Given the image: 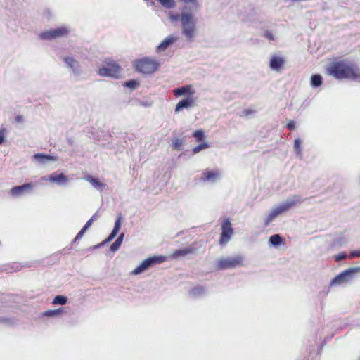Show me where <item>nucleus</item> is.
Listing matches in <instances>:
<instances>
[{"mask_svg": "<svg viewBox=\"0 0 360 360\" xmlns=\"http://www.w3.org/2000/svg\"><path fill=\"white\" fill-rule=\"evenodd\" d=\"M86 230H87V229L85 228L84 226H83V228L77 234L75 240H79V239L82 238V237L83 236L84 233L86 232Z\"/></svg>", "mask_w": 360, "mask_h": 360, "instance_id": "nucleus-37", "label": "nucleus"}, {"mask_svg": "<svg viewBox=\"0 0 360 360\" xmlns=\"http://www.w3.org/2000/svg\"><path fill=\"white\" fill-rule=\"evenodd\" d=\"M120 217H119L115 223V226L112 233L110 234V236L108 237L106 240L107 242L112 240L117 236V233L120 231Z\"/></svg>", "mask_w": 360, "mask_h": 360, "instance_id": "nucleus-21", "label": "nucleus"}, {"mask_svg": "<svg viewBox=\"0 0 360 360\" xmlns=\"http://www.w3.org/2000/svg\"><path fill=\"white\" fill-rule=\"evenodd\" d=\"M6 133L7 130L6 128L0 129V145L2 144L6 141Z\"/></svg>", "mask_w": 360, "mask_h": 360, "instance_id": "nucleus-33", "label": "nucleus"}, {"mask_svg": "<svg viewBox=\"0 0 360 360\" xmlns=\"http://www.w3.org/2000/svg\"><path fill=\"white\" fill-rule=\"evenodd\" d=\"M183 144V141L179 139H176L173 141L172 148L176 150H181V146Z\"/></svg>", "mask_w": 360, "mask_h": 360, "instance_id": "nucleus-31", "label": "nucleus"}, {"mask_svg": "<svg viewBox=\"0 0 360 360\" xmlns=\"http://www.w3.org/2000/svg\"><path fill=\"white\" fill-rule=\"evenodd\" d=\"M85 179L96 188H102L105 186L104 184L101 182L98 179H96L91 175L86 176Z\"/></svg>", "mask_w": 360, "mask_h": 360, "instance_id": "nucleus-20", "label": "nucleus"}, {"mask_svg": "<svg viewBox=\"0 0 360 360\" xmlns=\"http://www.w3.org/2000/svg\"><path fill=\"white\" fill-rule=\"evenodd\" d=\"M221 233L219 238L221 245H226L231 239L233 233V229L229 219H224L221 221Z\"/></svg>", "mask_w": 360, "mask_h": 360, "instance_id": "nucleus-6", "label": "nucleus"}, {"mask_svg": "<svg viewBox=\"0 0 360 360\" xmlns=\"http://www.w3.org/2000/svg\"><path fill=\"white\" fill-rule=\"evenodd\" d=\"M124 238V233H122L117 240L110 245V250L112 252H115L121 246V244L122 243Z\"/></svg>", "mask_w": 360, "mask_h": 360, "instance_id": "nucleus-23", "label": "nucleus"}, {"mask_svg": "<svg viewBox=\"0 0 360 360\" xmlns=\"http://www.w3.org/2000/svg\"><path fill=\"white\" fill-rule=\"evenodd\" d=\"M158 1L165 8H172L175 6L174 0H158Z\"/></svg>", "mask_w": 360, "mask_h": 360, "instance_id": "nucleus-29", "label": "nucleus"}, {"mask_svg": "<svg viewBox=\"0 0 360 360\" xmlns=\"http://www.w3.org/2000/svg\"><path fill=\"white\" fill-rule=\"evenodd\" d=\"M93 219H90L87 221V222L86 223V224L84 226L85 228L88 229L89 226H91L92 223H93Z\"/></svg>", "mask_w": 360, "mask_h": 360, "instance_id": "nucleus-42", "label": "nucleus"}, {"mask_svg": "<svg viewBox=\"0 0 360 360\" xmlns=\"http://www.w3.org/2000/svg\"><path fill=\"white\" fill-rule=\"evenodd\" d=\"M322 84V77L320 75H313L311 77V85L313 87H318Z\"/></svg>", "mask_w": 360, "mask_h": 360, "instance_id": "nucleus-22", "label": "nucleus"}, {"mask_svg": "<svg viewBox=\"0 0 360 360\" xmlns=\"http://www.w3.org/2000/svg\"><path fill=\"white\" fill-rule=\"evenodd\" d=\"M139 85L138 82L135 80H129L125 83V86L128 87L134 88Z\"/></svg>", "mask_w": 360, "mask_h": 360, "instance_id": "nucleus-36", "label": "nucleus"}, {"mask_svg": "<svg viewBox=\"0 0 360 360\" xmlns=\"http://www.w3.org/2000/svg\"><path fill=\"white\" fill-rule=\"evenodd\" d=\"M64 311V308H58L57 309L48 310L44 312V316H55L61 314Z\"/></svg>", "mask_w": 360, "mask_h": 360, "instance_id": "nucleus-24", "label": "nucleus"}, {"mask_svg": "<svg viewBox=\"0 0 360 360\" xmlns=\"http://www.w3.org/2000/svg\"><path fill=\"white\" fill-rule=\"evenodd\" d=\"M243 265V257L241 256H236L234 257H228L221 259L217 265L218 270L233 269Z\"/></svg>", "mask_w": 360, "mask_h": 360, "instance_id": "nucleus-5", "label": "nucleus"}, {"mask_svg": "<svg viewBox=\"0 0 360 360\" xmlns=\"http://www.w3.org/2000/svg\"><path fill=\"white\" fill-rule=\"evenodd\" d=\"M191 86L190 85H186V86H181L180 88L174 89L173 94L175 96H180L184 95L187 93H190V96L193 97L194 92L191 91Z\"/></svg>", "mask_w": 360, "mask_h": 360, "instance_id": "nucleus-18", "label": "nucleus"}, {"mask_svg": "<svg viewBox=\"0 0 360 360\" xmlns=\"http://www.w3.org/2000/svg\"><path fill=\"white\" fill-rule=\"evenodd\" d=\"M285 60L283 57L272 56L270 58V68L276 71H280L284 68Z\"/></svg>", "mask_w": 360, "mask_h": 360, "instance_id": "nucleus-12", "label": "nucleus"}, {"mask_svg": "<svg viewBox=\"0 0 360 360\" xmlns=\"http://www.w3.org/2000/svg\"><path fill=\"white\" fill-rule=\"evenodd\" d=\"M360 257V250H354L350 252V254L348 255L349 259H353L355 257Z\"/></svg>", "mask_w": 360, "mask_h": 360, "instance_id": "nucleus-35", "label": "nucleus"}, {"mask_svg": "<svg viewBox=\"0 0 360 360\" xmlns=\"http://www.w3.org/2000/svg\"><path fill=\"white\" fill-rule=\"evenodd\" d=\"M177 37L169 36L166 37L157 47V51H165L168 46L174 43L177 40Z\"/></svg>", "mask_w": 360, "mask_h": 360, "instance_id": "nucleus-15", "label": "nucleus"}, {"mask_svg": "<svg viewBox=\"0 0 360 360\" xmlns=\"http://www.w3.org/2000/svg\"><path fill=\"white\" fill-rule=\"evenodd\" d=\"M300 143H301L299 139H297L295 140L294 148H295V150H296V153L299 155L301 153Z\"/></svg>", "mask_w": 360, "mask_h": 360, "instance_id": "nucleus-34", "label": "nucleus"}, {"mask_svg": "<svg viewBox=\"0 0 360 360\" xmlns=\"http://www.w3.org/2000/svg\"><path fill=\"white\" fill-rule=\"evenodd\" d=\"M276 217V214L271 211L266 218L264 225L268 226Z\"/></svg>", "mask_w": 360, "mask_h": 360, "instance_id": "nucleus-32", "label": "nucleus"}, {"mask_svg": "<svg viewBox=\"0 0 360 360\" xmlns=\"http://www.w3.org/2000/svg\"><path fill=\"white\" fill-rule=\"evenodd\" d=\"M63 60L75 73L78 74L79 72V63L74 58L66 56L63 58Z\"/></svg>", "mask_w": 360, "mask_h": 360, "instance_id": "nucleus-14", "label": "nucleus"}, {"mask_svg": "<svg viewBox=\"0 0 360 360\" xmlns=\"http://www.w3.org/2000/svg\"><path fill=\"white\" fill-rule=\"evenodd\" d=\"M217 171H205L202 173V180L203 181H214L219 176Z\"/></svg>", "mask_w": 360, "mask_h": 360, "instance_id": "nucleus-19", "label": "nucleus"}, {"mask_svg": "<svg viewBox=\"0 0 360 360\" xmlns=\"http://www.w3.org/2000/svg\"><path fill=\"white\" fill-rule=\"evenodd\" d=\"M195 249L193 248H186L181 250H175L171 255L173 259H176L180 257H184L186 255L193 253Z\"/></svg>", "mask_w": 360, "mask_h": 360, "instance_id": "nucleus-17", "label": "nucleus"}, {"mask_svg": "<svg viewBox=\"0 0 360 360\" xmlns=\"http://www.w3.org/2000/svg\"><path fill=\"white\" fill-rule=\"evenodd\" d=\"M69 30L65 27H60L56 29H52L40 34V38L45 40H52L56 38L67 36Z\"/></svg>", "mask_w": 360, "mask_h": 360, "instance_id": "nucleus-7", "label": "nucleus"}, {"mask_svg": "<svg viewBox=\"0 0 360 360\" xmlns=\"http://www.w3.org/2000/svg\"><path fill=\"white\" fill-rule=\"evenodd\" d=\"M174 20H179L181 22L183 34L188 39L194 37L195 32V22L193 15L191 13H181L172 16Z\"/></svg>", "mask_w": 360, "mask_h": 360, "instance_id": "nucleus-3", "label": "nucleus"}, {"mask_svg": "<svg viewBox=\"0 0 360 360\" xmlns=\"http://www.w3.org/2000/svg\"><path fill=\"white\" fill-rule=\"evenodd\" d=\"M67 302V297L63 295H57L53 300V304H65Z\"/></svg>", "mask_w": 360, "mask_h": 360, "instance_id": "nucleus-27", "label": "nucleus"}, {"mask_svg": "<svg viewBox=\"0 0 360 360\" xmlns=\"http://www.w3.org/2000/svg\"><path fill=\"white\" fill-rule=\"evenodd\" d=\"M193 136L195 137L198 142L202 141L205 139L204 132L201 129L195 131L193 133Z\"/></svg>", "mask_w": 360, "mask_h": 360, "instance_id": "nucleus-28", "label": "nucleus"}, {"mask_svg": "<svg viewBox=\"0 0 360 360\" xmlns=\"http://www.w3.org/2000/svg\"><path fill=\"white\" fill-rule=\"evenodd\" d=\"M264 35L266 38H267L269 40L274 39L273 34L269 31H266Z\"/></svg>", "mask_w": 360, "mask_h": 360, "instance_id": "nucleus-41", "label": "nucleus"}, {"mask_svg": "<svg viewBox=\"0 0 360 360\" xmlns=\"http://www.w3.org/2000/svg\"><path fill=\"white\" fill-rule=\"evenodd\" d=\"M347 255L345 252L340 253L335 256V259L336 262H340L346 258Z\"/></svg>", "mask_w": 360, "mask_h": 360, "instance_id": "nucleus-38", "label": "nucleus"}, {"mask_svg": "<svg viewBox=\"0 0 360 360\" xmlns=\"http://www.w3.org/2000/svg\"><path fill=\"white\" fill-rule=\"evenodd\" d=\"M360 271V267L349 268L335 276L330 283V285H340L348 281L355 273Z\"/></svg>", "mask_w": 360, "mask_h": 360, "instance_id": "nucleus-8", "label": "nucleus"}, {"mask_svg": "<svg viewBox=\"0 0 360 360\" xmlns=\"http://www.w3.org/2000/svg\"><path fill=\"white\" fill-rule=\"evenodd\" d=\"M255 112V110L252 109H245L242 112V116H249L252 114H253Z\"/></svg>", "mask_w": 360, "mask_h": 360, "instance_id": "nucleus-39", "label": "nucleus"}, {"mask_svg": "<svg viewBox=\"0 0 360 360\" xmlns=\"http://www.w3.org/2000/svg\"><path fill=\"white\" fill-rule=\"evenodd\" d=\"M288 129L294 130L295 129V122L293 120H290L287 124Z\"/></svg>", "mask_w": 360, "mask_h": 360, "instance_id": "nucleus-40", "label": "nucleus"}, {"mask_svg": "<svg viewBox=\"0 0 360 360\" xmlns=\"http://www.w3.org/2000/svg\"><path fill=\"white\" fill-rule=\"evenodd\" d=\"M300 201V198L299 196H294L293 199L288 200L285 202L280 205L277 207L272 210V211L278 217L279 214L290 209L292 206L295 205Z\"/></svg>", "mask_w": 360, "mask_h": 360, "instance_id": "nucleus-10", "label": "nucleus"}, {"mask_svg": "<svg viewBox=\"0 0 360 360\" xmlns=\"http://www.w3.org/2000/svg\"><path fill=\"white\" fill-rule=\"evenodd\" d=\"M132 64L136 71L143 75L153 74L160 67L159 61L151 57H143L136 59L133 61Z\"/></svg>", "mask_w": 360, "mask_h": 360, "instance_id": "nucleus-2", "label": "nucleus"}, {"mask_svg": "<svg viewBox=\"0 0 360 360\" xmlns=\"http://www.w3.org/2000/svg\"><path fill=\"white\" fill-rule=\"evenodd\" d=\"M34 187V184L33 183H28L21 186H13L10 190V193L14 197L21 196L25 193L31 191Z\"/></svg>", "mask_w": 360, "mask_h": 360, "instance_id": "nucleus-11", "label": "nucleus"}, {"mask_svg": "<svg viewBox=\"0 0 360 360\" xmlns=\"http://www.w3.org/2000/svg\"><path fill=\"white\" fill-rule=\"evenodd\" d=\"M34 157L35 159L40 160H56L55 157L42 153H37Z\"/></svg>", "mask_w": 360, "mask_h": 360, "instance_id": "nucleus-26", "label": "nucleus"}, {"mask_svg": "<svg viewBox=\"0 0 360 360\" xmlns=\"http://www.w3.org/2000/svg\"><path fill=\"white\" fill-rule=\"evenodd\" d=\"M208 147H209V145L206 142H203V143L196 146L195 147H194L193 149V154L198 153L200 150H202L203 149H206Z\"/></svg>", "mask_w": 360, "mask_h": 360, "instance_id": "nucleus-30", "label": "nucleus"}, {"mask_svg": "<svg viewBox=\"0 0 360 360\" xmlns=\"http://www.w3.org/2000/svg\"><path fill=\"white\" fill-rule=\"evenodd\" d=\"M326 72L338 79H360V70L358 65L345 60H334L326 68Z\"/></svg>", "mask_w": 360, "mask_h": 360, "instance_id": "nucleus-1", "label": "nucleus"}, {"mask_svg": "<svg viewBox=\"0 0 360 360\" xmlns=\"http://www.w3.org/2000/svg\"><path fill=\"white\" fill-rule=\"evenodd\" d=\"M165 260L164 257H152L144 259L139 266L136 267L133 271L132 274L137 275L148 269L153 264H160L163 262Z\"/></svg>", "mask_w": 360, "mask_h": 360, "instance_id": "nucleus-9", "label": "nucleus"}, {"mask_svg": "<svg viewBox=\"0 0 360 360\" xmlns=\"http://www.w3.org/2000/svg\"><path fill=\"white\" fill-rule=\"evenodd\" d=\"M49 179L50 181L51 182H56L58 183V184H65L67 183L68 181V177L63 173H53L51 174L49 177Z\"/></svg>", "mask_w": 360, "mask_h": 360, "instance_id": "nucleus-16", "label": "nucleus"}, {"mask_svg": "<svg viewBox=\"0 0 360 360\" xmlns=\"http://www.w3.org/2000/svg\"><path fill=\"white\" fill-rule=\"evenodd\" d=\"M15 120H16V122H22V116H21V115H18V116H16V117H15Z\"/></svg>", "mask_w": 360, "mask_h": 360, "instance_id": "nucleus-43", "label": "nucleus"}, {"mask_svg": "<svg viewBox=\"0 0 360 360\" xmlns=\"http://www.w3.org/2000/svg\"><path fill=\"white\" fill-rule=\"evenodd\" d=\"M96 217H97V213H95V214L91 217V219H93V220H95V219H96Z\"/></svg>", "mask_w": 360, "mask_h": 360, "instance_id": "nucleus-45", "label": "nucleus"}, {"mask_svg": "<svg viewBox=\"0 0 360 360\" xmlns=\"http://www.w3.org/2000/svg\"><path fill=\"white\" fill-rule=\"evenodd\" d=\"M269 241L273 245L277 246L282 243V238L278 234H274L270 237Z\"/></svg>", "mask_w": 360, "mask_h": 360, "instance_id": "nucleus-25", "label": "nucleus"}, {"mask_svg": "<svg viewBox=\"0 0 360 360\" xmlns=\"http://www.w3.org/2000/svg\"><path fill=\"white\" fill-rule=\"evenodd\" d=\"M122 70L121 66L116 61L107 59L98 70V74L101 77L119 78L122 75Z\"/></svg>", "mask_w": 360, "mask_h": 360, "instance_id": "nucleus-4", "label": "nucleus"}, {"mask_svg": "<svg viewBox=\"0 0 360 360\" xmlns=\"http://www.w3.org/2000/svg\"><path fill=\"white\" fill-rule=\"evenodd\" d=\"M195 104L194 100L192 96H188L185 99L181 100L175 107V112H179L184 108H188L193 106Z\"/></svg>", "mask_w": 360, "mask_h": 360, "instance_id": "nucleus-13", "label": "nucleus"}, {"mask_svg": "<svg viewBox=\"0 0 360 360\" xmlns=\"http://www.w3.org/2000/svg\"><path fill=\"white\" fill-rule=\"evenodd\" d=\"M8 321H9L8 319H3V318H1L0 319V322H8Z\"/></svg>", "mask_w": 360, "mask_h": 360, "instance_id": "nucleus-44", "label": "nucleus"}]
</instances>
